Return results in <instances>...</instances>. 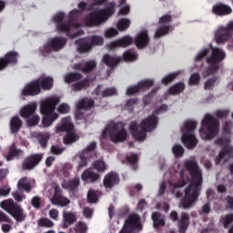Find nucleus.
Segmentation results:
<instances>
[{
  "label": "nucleus",
  "mask_w": 233,
  "mask_h": 233,
  "mask_svg": "<svg viewBox=\"0 0 233 233\" xmlns=\"http://www.w3.org/2000/svg\"><path fill=\"white\" fill-rule=\"evenodd\" d=\"M184 167L188 171L191 181L185 189V196L181 199L180 207L187 209L199 198V192H201V185L203 184V172L196 159L185 160Z\"/></svg>",
  "instance_id": "1"
},
{
  "label": "nucleus",
  "mask_w": 233,
  "mask_h": 233,
  "mask_svg": "<svg viewBox=\"0 0 233 233\" xmlns=\"http://www.w3.org/2000/svg\"><path fill=\"white\" fill-rule=\"evenodd\" d=\"M159 120L154 113L144 118L140 124L134 121L129 125V132L136 139V141H145L147 139V133L152 132L157 128Z\"/></svg>",
  "instance_id": "2"
},
{
  "label": "nucleus",
  "mask_w": 233,
  "mask_h": 233,
  "mask_svg": "<svg viewBox=\"0 0 233 233\" xmlns=\"http://www.w3.org/2000/svg\"><path fill=\"white\" fill-rule=\"evenodd\" d=\"M114 12H116V2H110L106 8L87 15L85 18L86 26H99L106 23L108 18L114 15Z\"/></svg>",
  "instance_id": "3"
},
{
  "label": "nucleus",
  "mask_w": 233,
  "mask_h": 233,
  "mask_svg": "<svg viewBox=\"0 0 233 233\" xmlns=\"http://www.w3.org/2000/svg\"><path fill=\"white\" fill-rule=\"evenodd\" d=\"M108 136L113 143H123V141H127L128 133L127 132V128H125V124L123 122H116L111 126H107L102 131V139H106Z\"/></svg>",
  "instance_id": "4"
},
{
  "label": "nucleus",
  "mask_w": 233,
  "mask_h": 233,
  "mask_svg": "<svg viewBox=\"0 0 233 233\" xmlns=\"http://www.w3.org/2000/svg\"><path fill=\"white\" fill-rule=\"evenodd\" d=\"M58 104L59 98L56 96L49 97L41 103V112L44 116L42 123L44 127H50V125L59 117V115L55 113L56 106Z\"/></svg>",
  "instance_id": "5"
},
{
  "label": "nucleus",
  "mask_w": 233,
  "mask_h": 233,
  "mask_svg": "<svg viewBox=\"0 0 233 233\" xmlns=\"http://www.w3.org/2000/svg\"><path fill=\"white\" fill-rule=\"evenodd\" d=\"M198 127V123L194 120H187L182 127V143L188 150H192L198 147V138L194 135V131Z\"/></svg>",
  "instance_id": "6"
},
{
  "label": "nucleus",
  "mask_w": 233,
  "mask_h": 233,
  "mask_svg": "<svg viewBox=\"0 0 233 233\" xmlns=\"http://www.w3.org/2000/svg\"><path fill=\"white\" fill-rule=\"evenodd\" d=\"M201 126L199 134H204L205 139H214L219 132V120L210 115L205 116Z\"/></svg>",
  "instance_id": "7"
},
{
  "label": "nucleus",
  "mask_w": 233,
  "mask_h": 233,
  "mask_svg": "<svg viewBox=\"0 0 233 233\" xmlns=\"http://www.w3.org/2000/svg\"><path fill=\"white\" fill-rule=\"evenodd\" d=\"M227 57V55L221 48L219 47H213L212 48V53L210 56H208L206 58V61L208 65H209L205 71L206 76H212L219 70V64L223 59Z\"/></svg>",
  "instance_id": "8"
},
{
  "label": "nucleus",
  "mask_w": 233,
  "mask_h": 233,
  "mask_svg": "<svg viewBox=\"0 0 233 233\" xmlns=\"http://www.w3.org/2000/svg\"><path fill=\"white\" fill-rule=\"evenodd\" d=\"M66 46V38L63 36H54L39 47V52L43 57H48L52 52H59Z\"/></svg>",
  "instance_id": "9"
},
{
  "label": "nucleus",
  "mask_w": 233,
  "mask_h": 233,
  "mask_svg": "<svg viewBox=\"0 0 233 233\" xmlns=\"http://www.w3.org/2000/svg\"><path fill=\"white\" fill-rule=\"evenodd\" d=\"M1 208L5 210L15 221L21 223L26 219V215H25V210L21 206L15 202L14 199H6L1 202Z\"/></svg>",
  "instance_id": "10"
},
{
  "label": "nucleus",
  "mask_w": 233,
  "mask_h": 233,
  "mask_svg": "<svg viewBox=\"0 0 233 233\" xmlns=\"http://www.w3.org/2000/svg\"><path fill=\"white\" fill-rule=\"evenodd\" d=\"M74 124H72V119L70 117L62 118V123L60 126L56 127V134H60V132H67L66 136L64 137L65 145H71V143H76L79 137L73 133Z\"/></svg>",
  "instance_id": "11"
},
{
  "label": "nucleus",
  "mask_w": 233,
  "mask_h": 233,
  "mask_svg": "<svg viewBox=\"0 0 233 233\" xmlns=\"http://www.w3.org/2000/svg\"><path fill=\"white\" fill-rule=\"evenodd\" d=\"M233 35V21L228 23L226 26H219L215 32V41L217 45H225L232 39Z\"/></svg>",
  "instance_id": "12"
},
{
  "label": "nucleus",
  "mask_w": 233,
  "mask_h": 233,
  "mask_svg": "<svg viewBox=\"0 0 233 233\" xmlns=\"http://www.w3.org/2000/svg\"><path fill=\"white\" fill-rule=\"evenodd\" d=\"M43 161V154H32L26 157L22 163V170H34Z\"/></svg>",
  "instance_id": "13"
},
{
  "label": "nucleus",
  "mask_w": 233,
  "mask_h": 233,
  "mask_svg": "<svg viewBox=\"0 0 233 233\" xmlns=\"http://www.w3.org/2000/svg\"><path fill=\"white\" fill-rule=\"evenodd\" d=\"M40 92L41 86L39 85V80L35 79L25 86V87L22 89L21 95L25 97H34V96H39Z\"/></svg>",
  "instance_id": "14"
},
{
  "label": "nucleus",
  "mask_w": 233,
  "mask_h": 233,
  "mask_svg": "<svg viewBox=\"0 0 233 233\" xmlns=\"http://www.w3.org/2000/svg\"><path fill=\"white\" fill-rule=\"evenodd\" d=\"M123 228H126V230L132 233H134V230H142L143 226L141 225V218L136 214L130 215L126 220V224Z\"/></svg>",
  "instance_id": "15"
},
{
  "label": "nucleus",
  "mask_w": 233,
  "mask_h": 233,
  "mask_svg": "<svg viewBox=\"0 0 233 233\" xmlns=\"http://www.w3.org/2000/svg\"><path fill=\"white\" fill-rule=\"evenodd\" d=\"M65 13L60 12L54 15L53 22L56 26L57 32L63 33L66 32L68 34L70 32V22L65 23Z\"/></svg>",
  "instance_id": "16"
},
{
  "label": "nucleus",
  "mask_w": 233,
  "mask_h": 233,
  "mask_svg": "<svg viewBox=\"0 0 233 233\" xmlns=\"http://www.w3.org/2000/svg\"><path fill=\"white\" fill-rule=\"evenodd\" d=\"M17 57H19V53L15 51L7 52L5 56L0 57V70H5L8 65H17Z\"/></svg>",
  "instance_id": "17"
},
{
  "label": "nucleus",
  "mask_w": 233,
  "mask_h": 233,
  "mask_svg": "<svg viewBox=\"0 0 233 233\" xmlns=\"http://www.w3.org/2000/svg\"><path fill=\"white\" fill-rule=\"evenodd\" d=\"M134 44L136 45L138 50H143L150 45V36L148 35L147 30L140 31L134 39Z\"/></svg>",
  "instance_id": "18"
},
{
  "label": "nucleus",
  "mask_w": 233,
  "mask_h": 233,
  "mask_svg": "<svg viewBox=\"0 0 233 233\" xmlns=\"http://www.w3.org/2000/svg\"><path fill=\"white\" fill-rule=\"evenodd\" d=\"M79 185H81V180L77 177L73 179L64 180L61 183L62 188L68 190L73 196H76L79 192Z\"/></svg>",
  "instance_id": "19"
},
{
  "label": "nucleus",
  "mask_w": 233,
  "mask_h": 233,
  "mask_svg": "<svg viewBox=\"0 0 233 233\" xmlns=\"http://www.w3.org/2000/svg\"><path fill=\"white\" fill-rule=\"evenodd\" d=\"M211 12L218 17H225V15H230L232 14V7L223 3H218L212 6Z\"/></svg>",
  "instance_id": "20"
},
{
  "label": "nucleus",
  "mask_w": 233,
  "mask_h": 233,
  "mask_svg": "<svg viewBox=\"0 0 233 233\" xmlns=\"http://www.w3.org/2000/svg\"><path fill=\"white\" fill-rule=\"evenodd\" d=\"M103 185L105 188L112 190L116 185H119V175L114 171L107 173L104 177Z\"/></svg>",
  "instance_id": "21"
},
{
  "label": "nucleus",
  "mask_w": 233,
  "mask_h": 233,
  "mask_svg": "<svg viewBox=\"0 0 233 233\" xmlns=\"http://www.w3.org/2000/svg\"><path fill=\"white\" fill-rule=\"evenodd\" d=\"M81 179L86 183H97L101 179V175L92 171V168H86L82 173Z\"/></svg>",
  "instance_id": "22"
},
{
  "label": "nucleus",
  "mask_w": 233,
  "mask_h": 233,
  "mask_svg": "<svg viewBox=\"0 0 233 233\" xmlns=\"http://www.w3.org/2000/svg\"><path fill=\"white\" fill-rule=\"evenodd\" d=\"M132 43H134V38H132V36L126 35L115 42H112L109 45V48L110 50H114V48H118V47L127 48V46H130Z\"/></svg>",
  "instance_id": "23"
},
{
  "label": "nucleus",
  "mask_w": 233,
  "mask_h": 233,
  "mask_svg": "<svg viewBox=\"0 0 233 233\" xmlns=\"http://www.w3.org/2000/svg\"><path fill=\"white\" fill-rule=\"evenodd\" d=\"M96 66L97 63L94 60H90L85 64H75L74 68L75 70H80V72H83L84 74H89V72H93Z\"/></svg>",
  "instance_id": "24"
},
{
  "label": "nucleus",
  "mask_w": 233,
  "mask_h": 233,
  "mask_svg": "<svg viewBox=\"0 0 233 233\" xmlns=\"http://www.w3.org/2000/svg\"><path fill=\"white\" fill-rule=\"evenodd\" d=\"M190 226V217L186 213H181L180 219L178 220L177 227L179 233H187Z\"/></svg>",
  "instance_id": "25"
},
{
  "label": "nucleus",
  "mask_w": 233,
  "mask_h": 233,
  "mask_svg": "<svg viewBox=\"0 0 233 233\" xmlns=\"http://www.w3.org/2000/svg\"><path fill=\"white\" fill-rule=\"evenodd\" d=\"M75 45H76L80 54H85V52L92 50V45L88 42V38H80L76 40Z\"/></svg>",
  "instance_id": "26"
},
{
  "label": "nucleus",
  "mask_w": 233,
  "mask_h": 233,
  "mask_svg": "<svg viewBox=\"0 0 233 233\" xmlns=\"http://www.w3.org/2000/svg\"><path fill=\"white\" fill-rule=\"evenodd\" d=\"M103 63L109 66L110 68H116L119 63H121V57L119 56H112L108 54H106L102 59Z\"/></svg>",
  "instance_id": "27"
},
{
  "label": "nucleus",
  "mask_w": 233,
  "mask_h": 233,
  "mask_svg": "<svg viewBox=\"0 0 233 233\" xmlns=\"http://www.w3.org/2000/svg\"><path fill=\"white\" fill-rule=\"evenodd\" d=\"M11 134H17L23 128V120L19 116H13L9 122Z\"/></svg>",
  "instance_id": "28"
},
{
  "label": "nucleus",
  "mask_w": 233,
  "mask_h": 233,
  "mask_svg": "<svg viewBox=\"0 0 233 233\" xmlns=\"http://www.w3.org/2000/svg\"><path fill=\"white\" fill-rule=\"evenodd\" d=\"M36 81H39L40 89L42 90H52L54 88V78L52 76H43Z\"/></svg>",
  "instance_id": "29"
},
{
  "label": "nucleus",
  "mask_w": 233,
  "mask_h": 233,
  "mask_svg": "<svg viewBox=\"0 0 233 233\" xmlns=\"http://www.w3.org/2000/svg\"><path fill=\"white\" fill-rule=\"evenodd\" d=\"M225 157L228 158L233 157V147L231 146L226 145L222 147L221 151L219 152L217 157V165H219L221 159H224Z\"/></svg>",
  "instance_id": "30"
},
{
  "label": "nucleus",
  "mask_w": 233,
  "mask_h": 233,
  "mask_svg": "<svg viewBox=\"0 0 233 233\" xmlns=\"http://www.w3.org/2000/svg\"><path fill=\"white\" fill-rule=\"evenodd\" d=\"M78 160H77V167L76 170L77 172H81L83 168H86L88 167V161H90V157L86 153H80L78 156Z\"/></svg>",
  "instance_id": "31"
},
{
  "label": "nucleus",
  "mask_w": 233,
  "mask_h": 233,
  "mask_svg": "<svg viewBox=\"0 0 233 233\" xmlns=\"http://www.w3.org/2000/svg\"><path fill=\"white\" fill-rule=\"evenodd\" d=\"M35 110H37V106L35 104L26 105L21 109L20 116L25 117V119H28L30 116L35 114Z\"/></svg>",
  "instance_id": "32"
},
{
  "label": "nucleus",
  "mask_w": 233,
  "mask_h": 233,
  "mask_svg": "<svg viewBox=\"0 0 233 233\" xmlns=\"http://www.w3.org/2000/svg\"><path fill=\"white\" fill-rule=\"evenodd\" d=\"M77 218L72 212L64 211L63 213V228H68L70 225L76 223Z\"/></svg>",
  "instance_id": "33"
},
{
  "label": "nucleus",
  "mask_w": 233,
  "mask_h": 233,
  "mask_svg": "<svg viewBox=\"0 0 233 233\" xmlns=\"http://www.w3.org/2000/svg\"><path fill=\"white\" fill-rule=\"evenodd\" d=\"M185 91V83L177 82L167 89L169 96H179Z\"/></svg>",
  "instance_id": "34"
},
{
  "label": "nucleus",
  "mask_w": 233,
  "mask_h": 233,
  "mask_svg": "<svg viewBox=\"0 0 233 233\" xmlns=\"http://www.w3.org/2000/svg\"><path fill=\"white\" fill-rule=\"evenodd\" d=\"M83 79V75L81 73L70 72L67 73L65 77V83L70 85V83H75V81H81Z\"/></svg>",
  "instance_id": "35"
},
{
  "label": "nucleus",
  "mask_w": 233,
  "mask_h": 233,
  "mask_svg": "<svg viewBox=\"0 0 233 233\" xmlns=\"http://www.w3.org/2000/svg\"><path fill=\"white\" fill-rule=\"evenodd\" d=\"M17 188L18 190H25V192H31L32 185L30 184L28 177H22L17 183Z\"/></svg>",
  "instance_id": "36"
},
{
  "label": "nucleus",
  "mask_w": 233,
  "mask_h": 233,
  "mask_svg": "<svg viewBox=\"0 0 233 233\" xmlns=\"http://www.w3.org/2000/svg\"><path fill=\"white\" fill-rule=\"evenodd\" d=\"M95 102L92 98H83L77 103V109L78 110H90L92 106H94Z\"/></svg>",
  "instance_id": "37"
},
{
  "label": "nucleus",
  "mask_w": 233,
  "mask_h": 233,
  "mask_svg": "<svg viewBox=\"0 0 233 233\" xmlns=\"http://www.w3.org/2000/svg\"><path fill=\"white\" fill-rule=\"evenodd\" d=\"M90 86V80L88 78H84L81 81L74 84L72 88L75 92H79L81 90H86Z\"/></svg>",
  "instance_id": "38"
},
{
  "label": "nucleus",
  "mask_w": 233,
  "mask_h": 233,
  "mask_svg": "<svg viewBox=\"0 0 233 233\" xmlns=\"http://www.w3.org/2000/svg\"><path fill=\"white\" fill-rule=\"evenodd\" d=\"M152 220H153L155 228L165 227V218H163V215H161V213L154 212L152 214Z\"/></svg>",
  "instance_id": "39"
},
{
  "label": "nucleus",
  "mask_w": 233,
  "mask_h": 233,
  "mask_svg": "<svg viewBox=\"0 0 233 233\" xmlns=\"http://www.w3.org/2000/svg\"><path fill=\"white\" fill-rule=\"evenodd\" d=\"M180 174L182 176L181 179L172 184V187L174 188L173 194H175L176 198H181V196H183V193H181L180 191L176 192V188H182V187H185V185H187V180L183 178V172H181Z\"/></svg>",
  "instance_id": "40"
},
{
  "label": "nucleus",
  "mask_w": 233,
  "mask_h": 233,
  "mask_svg": "<svg viewBox=\"0 0 233 233\" xmlns=\"http://www.w3.org/2000/svg\"><path fill=\"white\" fill-rule=\"evenodd\" d=\"M168 32H170V25H162L156 30L154 37L155 39H159L164 35H167Z\"/></svg>",
  "instance_id": "41"
},
{
  "label": "nucleus",
  "mask_w": 233,
  "mask_h": 233,
  "mask_svg": "<svg viewBox=\"0 0 233 233\" xmlns=\"http://www.w3.org/2000/svg\"><path fill=\"white\" fill-rule=\"evenodd\" d=\"M51 203L53 205H58L59 207H66L70 205V199L66 198V197H57V198H51Z\"/></svg>",
  "instance_id": "42"
},
{
  "label": "nucleus",
  "mask_w": 233,
  "mask_h": 233,
  "mask_svg": "<svg viewBox=\"0 0 233 233\" xmlns=\"http://www.w3.org/2000/svg\"><path fill=\"white\" fill-rule=\"evenodd\" d=\"M37 139L42 148H46L48 145V139H50V133H40L37 137Z\"/></svg>",
  "instance_id": "43"
},
{
  "label": "nucleus",
  "mask_w": 233,
  "mask_h": 233,
  "mask_svg": "<svg viewBox=\"0 0 233 233\" xmlns=\"http://www.w3.org/2000/svg\"><path fill=\"white\" fill-rule=\"evenodd\" d=\"M177 76H179V73L177 72H174L167 75L161 79L162 85H165L167 86V85H170V83H174Z\"/></svg>",
  "instance_id": "44"
},
{
  "label": "nucleus",
  "mask_w": 233,
  "mask_h": 233,
  "mask_svg": "<svg viewBox=\"0 0 233 233\" xmlns=\"http://www.w3.org/2000/svg\"><path fill=\"white\" fill-rule=\"evenodd\" d=\"M20 154H23V151L20 149H17L15 147V145H12L9 147V152H8V155L6 156V159L7 161H12V159H14L15 156H19Z\"/></svg>",
  "instance_id": "45"
},
{
  "label": "nucleus",
  "mask_w": 233,
  "mask_h": 233,
  "mask_svg": "<svg viewBox=\"0 0 233 233\" xmlns=\"http://www.w3.org/2000/svg\"><path fill=\"white\" fill-rule=\"evenodd\" d=\"M220 223L223 225L224 228H228L233 223V213L225 215L220 218Z\"/></svg>",
  "instance_id": "46"
},
{
  "label": "nucleus",
  "mask_w": 233,
  "mask_h": 233,
  "mask_svg": "<svg viewBox=\"0 0 233 233\" xmlns=\"http://www.w3.org/2000/svg\"><path fill=\"white\" fill-rule=\"evenodd\" d=\"M130 26V20L127 18H122L118 20L116 24V28L120 32H125Z\"/></svg>",
  "instance_id": "47"
},
{
  "label": "nucleus",
  "mask_w": 233,
  "mask_h": 233,
  "mask_svg": "<svg viewBox=\"0 0 233 233\" xmlns=\"http://www.w3.org/2000/svg\"><path fill=\"white\" fill-rule=\"evenodd\" d=\"M126 159L127 163L131 165L133 170H137V160L139 159V157H137V154H131L130 156H127Z\"/></svg>",
  "instance_id": "48"
},
{
  "label": "nucleus",
  "mask_w": 233,
  "mask_h": 233,
  "mask_svg": "<svg viewBox=\"0 0 233 233\" xmlns=\"http://www.w3.org/2000/svg\"><path fill=\"white\" fill-rule=\"evenodd\" d=\"M99 194V191L89 189L87 192V201L88 203H97V200L99 199V197H97Z\"/></svg>",
  "instance_id": "49"
},
{
  "label": "nucleus",
  "mask_w": 233,
  "mask_h": 233,
  "mask_svg": "<svg viewBox=\"0 0 233 233\" xmlns=\"http://www.w3.org/2000/svg\"><path fill=\"white\" fill-rule=\"evenodd\" d=\"M172 153L174 154L175 157H183V154H185V148L183 146L176 144L172 147Z\"/></svg>",
  "instance_id": "50"
},
{
  "label": "nucleus",
  "mask_w": 233,
  "mask_h": 233,
  "mask_svg": "<svg viewBox=\"0 0 233 233\" xmlns=\"http://www.w3.org/2000/svg\"><path fill=\"white\" fill-rule=\"evenodd\" d=\"M91 47L92 46H102V45L105 44V38H103V36H99V35H93L91 36Z\"/></svg>",
  "instance_id": "51"
},
{
  "label": "nucleus",
  "mask_w": 233,
  "mask_h": 233,
  "mask_svg": "<svg viewBox=\"0 0 233 233\" xmlns=\"http://www.w3.org/2000/svg\"><path fill=\"white\" fill-rule=\"evenodd\" d=\"M93 168L97 172H105L106 170V164L103 160H96L93 163Z\"/></svg>",
  "instance_id": "52"
},
{
  "label": "nucleus",
  "mask_w": 233,
  "mask_h": 233,
  "mask_svg": "<svg viewBox=\"0 0 233 233\" xmlns=\"http://www.w3.org/2000/svg\"><path fill=\"white\" fill-rule=\"evenodd\" d=\"M199 81H201V76L198 73H193L188 79V85L194 86L199 85Z\"/></svg>",
  "instance_id": "53"
},
{
  "label": "nucleus",
  "mask_w": 233,
  "mask_h": 233,
  "mask_svg": "<svg viewBox=\"0 0 233 233\" xmlns=\"http://www.w3.org/2000/svg\"><path fill=\"white\" fill-rule=\"evenodd\" d=\"M38 227L52 228L54 227V222L46 218H42L38 220Z\"/></svg>",
  "instance_id": "54"
},
{
  "label": "nucleus",
  "mask_w": 233,
  "mask_h": 233,
  "mask_svg": "<svg viewBox=\"0 0 233 233\" xmlns=\"http://www.w3.org/2000/svg\"><path fill=\"white\" fill-rule=\"evenodd\" d=\"M87 230H88V226H86V223L83 221H79L75 227L76 233H86Z\"/></svg>",
  "instance_id": "55"
},
{
  "label": "nucleus",
  "mask_w": 233,
  "mask_h": 233,
  "mask_svg": "<svg viewBox=\"0 0 233 233\" xmlns=\"http://www.w3.org/2000/svg\"><path fill=\"white\" fill-rule=\"evenodd\" d=\"M79 13L80 11L78 9H73L70 11L69 15H68V21L67 23H70V27L72 26V24L74 21H76L77 17H79Z\"/></svg>",
  "instance_id": "56"
},
{
  "label": "nucleus",
  "mask_w": 233,
  "mask_h": 233,
  "mask_svg": "<svg viewBox=\"0 0 233 233\" xmlns=\"http://www.w3.org/2000/svg\"><path fill=\"white\" fill-rule=\"evenodd\" d=\"M140 90H145V88H150L154 85V80L146 79L137 83Z\"/></svg>",
  "instance_id": "57"
},
{
  "label": "nucleus",
  "mask_w": 233,
  "mask_h": 233,
  "mask_svg": "<svg viewBox=\"0 0 233 233\" xmlns=\"http://www.w3.org/2000/svg\"><path fill=\"white\" fill-rule=\"evenodd\" d=\"M96 147H97L96 142H91L81 153L87 154L89 157H92V152L96 150Z\"/></svg>",
  "instance_id": "58"
},
{
  "label": "nucleus",
  "mask_w": 233,
  "mask_h": 233,
  "mask_svg": "<svg viewBox=\"0 0 233 233\" xmlns=\"http://www.w3.org/2000/svg\"><path fill=\"white\" fill-rule=\"evenodd\" d=\"M138 92H141V88L139 87V84L135 86H130L127 89V96H134V94H138Z\"/></svg>",
  "instance_id": "59"
},
{
  "label": "nucleus",
  "mask_w": 233,
  "mask_h": 233,
  "mask_svg": "<svg viewBox=\"0 0 233 233\" xmlns=\"http://www.w3.org/2000/svg\"><path fill=\"white\" fill-rule=\"evenodd\" d=\"M116 94H117V90L115 87H107L102 92V97H110Z\"/></svg>",
  "instance_id": "60"
},
{
  "label": "nucleus",
  "mask_w": 233,
  "mask_h": 233,
  "mask_svg": "<svg viewBox=\"0 0 233 233\" xmlns=\"http://www.w3.org/2000/svg\"><path fill=\"white\" fill-rule=\"evenodd\" d=\"M217 81H218V77H212V78L208 79L204 84L205 90H212V88H214V86H216Z\"/></svg>",
  "instance_id": "61"
},
{
  "label": "nucleus",
  "mask_w": 233,
  "mask_h": 233,
  "mask_svg": "<svg viewBox=\"0 0 233 233\" xmlns=\"http://www.w3.org/2000/svg\"><path fill=\"white\" fill-rule=\"evenodd\" d=\"M172 22V15H164L158 20V25H168Z\"/></svg>",
  "instance_id": "62"
},
{
  "label": "nucleus",
  "mask_w": 233,
  "mask_h": 233,
  "mask_svg": "<svg viewBox=\"0 0 233 233\" xmlns=\"http://www.w3.org/2000/svg\"><path fill=\"white\" fill-rule=\"evenodd\" d=\"M137 57V56H136V54H134L130 51H127L123 55L124 61H136Z\"/></svg>",
  "instance_id": "63"
},
{
  "label": "nucleus",
  "mask_w": 233,
  "mask_h": 233,
  "mask_svg": "<svg viewBox=\"0 0 233 233\" xmlns=\"http://www.w3.org/2000/svg\"><path fill=\"white\" fill-rule=\"evenodd\" d=\"M210 50L208 49H203L201 52H199L196 58L195 61L199 62V61H203V59H205V57H207V56H208Z\"/></svg>",
  "instance_id": "64"
}]
</instances>
